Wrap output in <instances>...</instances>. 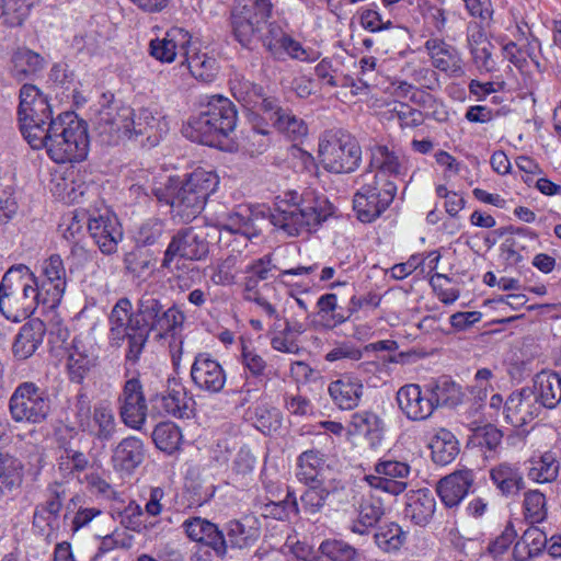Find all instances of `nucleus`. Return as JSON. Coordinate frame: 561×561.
<instances>
[{
    "instance_id": "17",
    "label": "nucleus",
    "mask_w": 561,
    "mask_h": 561,
    "mask_svg": "<svg viewBox=\"0 0 561 561\" xmlns=\"http://www.w3.org/2000/svg\"><path fill=\"white\" fill-rule=\"evenodd\" d=\"M410 466L403 461L391 459L379 460L375 465V471L379 477H368L369 484L376 489L382 490L392 495L403 493L408 486L407 482L402 481L410 474Z\"/></svg>"
},
{
    "instance_id": "37",
    "label": "nucleus",
    "mask_w": 561,
    "mask_h": 561,
    "mask_svg": "<svg viewBox=\"0 0 561 561\" xmlns=\"http://www.w3.org/2000/svg\"><path fill=\"white\" fill-rule=\"evenodd\" d=\"M430 448L433 461L440 466L450 463L459 454L458 440L445 428H440L432 438Z\"/></svg>"
},
{
    "instance_id": "19",
    "label": "nucleus",
    "mask_w": 561,
    "mask_h": 561,
    "mask_svg": "<svg viewBox=\"0 0 561 561\" xmlns=\"http://www.w3.org/2000/svg\"><path fill=\"white\" fill-rule=\"evenodd\" d=\"M328 392L336 408L351 411L359 405L364 394V385L357 376L342 374L329 383Z\"/></svg>"
},
{
    "instance_id": "64",
    "label": "nucleus",
    "mask_w": 561,
    "mask_h": 561,
    "mask_svg": "<svg viewBox=\"0 0 561 561\" xmlns=\"http://www.w3.org/2000/svg\"><path fill=\"white\" fill-rule=\"evenodd\" d=\"M274 268H276V266L272 263V254H266L245 264L241 271L242 273L263 282L272 276V271Z\"/></svg>"
},
{
    "instance_id": "60",
    "label": "nucleus",
    "mask_w": 561,
    "mask_h": 561,
    "mask_svg": "<svg viewBox=\"0 0 561 561\" xmlns=\"http://www.w3.org/2000/svg\"><path fill=\"white\" fill-rule=\"evenodd\" d=\"M99 420L95 438L101 442L111 440L116 433V420L111 407L99 403Z\"/></svg>"
},
{
    "instance_id": "2",
    "label": "nucleus",
    "mask_w": 561,
    "mask_h": 561,
    "mask_svg": "<svg viewBox=\"0 0 561 561\" xmlns=\"http://www.w3.org/2000/svg\"><path fill=\"white\" fill-rule=\"evenodd\" d=\"M334 207L329 199L313 191L301 195L288 192L275 203L271 222L286 234L297 237L316 232L333 215Z\"/></svg>"
},
{
    "instance_id": "61",
    "label": "nucleus",
    "mask_w": 561,
    "mask_h": 561,
    "mask_svg": "<svg viewBox=\"0 0 561 561\" xmlns=\"http://www.w3.org/2000/svg\"><path fill=\"white\" fill-rule=\"evenodd\" d=\"M164 225L159 219H149L144 222L136 237L138 244L142 247L153 245L163 237Z\"/></svg>"
},
{
    "instance_id": "8",
    "label": "nucleus",
    "mask_w": 561,
    "mask_h": 561,
    "mask_svg": "<svg viewBox=\"0 0 561 561\" xmlns=\"http://www.w3.org/2000/svg\"><path fill=\"white\" fill-rule=\"evenodd\" d=\"M319 158L323 168L331 173H351L359 165L362 149L347 131L331 129L320 137Z\"/></svg>"
},
{
    "instance_id": "55",
    "label": "nucleus",
    "mask_w": 561,
    "mask_h": 561,
    "mask_svg": "<svg viewBox=\"0 0 561 561\" xmlns=\"http://www.w3.org/2000/svg\"><path fill=\"white\" fill-rule=\"evenodd\" d=\"M22 463L9 454L0 453V479L7 488L20 484L22 479Z\"/></svg>"
},
{
    "instance_id": "34",
    "label": "nucleus",
    "mask_w": 561,
    "mask_h": 561,
    "mask_svg": "<svg viewBox=\"0 0 561 561\" xmlns=\"http://www.w3.org/2000/svg\"><path fill=\"white\" fill-rule=\"evenodd\" d=\"M528 478L538 483L554 481L560 471V461L552 451L534 455L528 460Z\"/></svg>"
},
{
    "instance_id": "28",
    "label": "nucleus",
    "mask_w": 561,
    "mask_h": 561,
    "mask_svg": "<svg viewBox=\"0 0 561 561\" xmlns=\"http://www.w3.org/2000/svg\"><path fill=\"white\" fill-rule=\"evenodd\" d=\"M436 501L428 489H420L408 494L404 515L419 526L427 525L434 516Z\"/></svg>"
},
{
    "instance_id": "58",
    "label": "nucleus",
    "mask_w": 561,
    "mask_h": 561,
    "mask_svg": "<svg viewBox=\"0 0 561 561\" xmlns=\"http://www.w3.org/2000/svg\"><path fill=\"white\" fill-rule=\"evenodd\" d=\"M363 179L364 183L362 186L374 187L375 190H373V192L379 199L383 198V193H387L390 197V204L393 202L398 188L397 184L385 174H373L370 172H366Z\"/></svg>"
},
{
    "instance_id": "57",
    "label": "nucleus",
    "mask_w": 561,
    "mask_h": 561,
    "mask_svg": "<svg viewBox=\"0 0 561 561\" xmlns=\"http://www.w3.org/2000/svg\"><path fill=\"white\" fill-rule=\"evenodd\" d=\"M95 363L96 355L93 352H80L77 343H72V381L81 382Z\"/></svg>"
},
{
    "instance_id": "20",
    "label": "nucleus",
    "mask_w": 561,
    "mask_h": 561,
    "mask_svg": "<svg viewBox=\"0 0 561 561\" xmlns=\"http://www.w3.org/2000/svg\"><path fill=\"white\" fill-rule=\"evenodd\" d=\"M397 402L403 414L412 421L426 420L435 410L431 394L425 396L416 383L401 387L397 392Z\"/></svg>"
},
{
    "instance_id": "48",
    "label": "nucleus",
    "mask_w": 561,
    "mask_h": 561,
    "mask_svg": "<svg viewBox=\"0 0 561 561\" xmlns=\"http://www.w3.org/2000/svg\"><path fill=\"white\" fill-rule=\"evenodd\" d=\"M70 145L69 139H67V159L65 161H55L57 167L54 169L51 173L50 180V192L53 195L67 204V198L70 196L69 183L67 179L68 173V162H70Z\"/></svg>"
},
{
    "instance_id": "3",
    "label": "nucleus",
    "mask_w": 561,
    "mask_h": 561,
    "mask_svg": "<svg viewBox=\"0 0 561 561\" xmlns=\"http://www.w3.org/2000/svg\"><path fill=\"white\" fill-rule=\"evenodd\" d=\"M218 184L219 179L214 172L197 169L185 180L170 178L167 184L153 187L151 192L160 203L171 206L173 217L187 224L202 213Z\"/></svg>"
},
{
    "instance_id": "31",
    "label": "nucleus",
    "mask_w": 561,
    "mask_h": 561,
    "mask_svg": "<svg viewBox=\"0 0 561 561\" xmlns=\"http://www.w3.org/2000/svg\"><path fill=\"white\" fill-rule=\"evenodd\" d=\"M11 64L12 76L22 81L41 73L46 66V60L41 54L27 47H19L12 54Z\"/></svg>"
},
{
    "instance_id": "38",
    "label": "nucleus",
    "mask_w": 561,
    "mask_h": 561,
    "mask_svg": "<svg viewBox=\"0 0 561 561\" xmlns=\"http://www.w3.org/2000/svg\"><path fill=\"white\" fill-rule=\"evenodd\" d=\"M185 60L192 76L203 82H211L218 73L217 59L202 51L185 50Z\"/></svg>"
},
{
    "instance_id": "62",
    "label": "nucleus",
    "mask_w": 561,
    "mask_h": 561,
    "mask_svg": "<svg viewBox=\"0 0 561 561\" xmlns=\"http://www.w3.org/2000/svg\"><path fill=\"white\" fill-rule=\"evenodd\" d=\"M502 433L492 424H485L473 430L471 442L488 450L495 449L502 440Z\"/></svg>"
},
{
    "instance_id": "10",
    "label": "nucleus",
    "mask_w": 561,
    "mask_h": 561,
    "mask_svg": "<svg viewBox=\"0 0 561 561\" xmlns=\"http://www.w3.org/2000/svg\"><path fill=\"white\" fill-rule=\"evenodd\" d=\"M10 413L15 422L39 423L49 412V399L34 382L18 386L9 402Z\"/></svg>"
},
{
    "instance_id": "13",
    "label": "nucleus",
    "mask_w": 561,
    "mask_h": 561,
    "mask_svg": "<svg viewBox=\"0 0 561 561\" xmlns=\"http://www.w3.org/2000/svg\"><path fill=\"white\" fill-rule=\"evenodd\" d=\"M257 42L262 43L275 59L280 60L285 56L302 61L309 59L301 44L287 34L276 21L266 22L265 30L260 34Z\"/></svg>"
},
{
    "instance_id": "35",
    "label": "nucleus",
    "mask_w": 561,
    "mask_h": 561,
    "mask_svg": "<svg viewBox=\"0 0 561 561\" xmlns=\"http://www.w3.org/2000/svg\"><path fill=\"white\" fill-rule=\"evenodd\" d=\"M385 515L383 502L376 495H368L362 499L358 510V519L353 523L351 530L364 535L367 529L375 527Z\"/></svg>"
},
{
    "instance_id": "43",
    "label": "nucleus",
    "mask_w": 561,
    "mask_h": 561,
    "mask_svg": "<svg viewBox=\"0 0 561 561\" xmlns=\"http://www.w3.org/2000/svg\"><path fill=\"white\" fill-rule=\"evenodd\" d=\"M152 439L157 448L171 455L179 450L183 436L180 427L168 421L161 422L154 427Z\"/></svg>"
},
{
    "instance_id": "49",
    "label": "nucleus",
    "mask_w": 561,
    "mask_h": 561,
    "mask_svg": "<svg viewBox=\"0 0 561 561\" xmlns=\"http://www.w3.org/2000/svg\"><path fill=\"white\" fill-rule=\"evenodd\" d=\"M77 122V126L72 127V145L75 146V153L72 152V162H81L88 158L90 148L89 128L88 123L79 118L72 111V124Z\"/></svg>"
},
{
    "instance_id": "21",
    "label": "nucleus",
    "mask_w": 561,
    "mask_h": 561,
    "mask_svg": "<svg viewBox=\"0 0 561 561\" xmlns=\"http://www.w3.org/2000/svg\"><path fill=\"white\" fill-rule=\"evenodd\" d=\"M191 38V34L186 30L172 27L163 38H156L150 42V55L162 62H172L178 54L185 56Z\"/></svg>"
},
{
    "instance_id": "27",
    "label": "nucleus",
    "mask_w": 561,
    "mask_h": 561,
    "mask_svg": "<svg viewBox=\"0 0 561 561\" xmlns=\"http://www.w3.org/2000/svg\"><path fill=\"white\" fill-rule=\"evenodd\" d=\"M369 186H360L354 195L353 204L357 218L362 222H373L381 216V214L390 206V197L387 193L382 194L383 198H378Z\"/></svg>"
},
{
    "instance_id": "4",
    "label": "nucleus",
    "mask_w": 561,
    "mask_h": 561,
    "mask_svg": "<svg viewBox=\"0 0 561 561\" xmlns=\"http://www.w3.org/2000/svg\"><path fill=\"white\" fill-rule=\"evenodd\" d=\"M72 204L78 205L72 211V224L85 222L100 251L107 255L115 253L123 240V229L116 215L98 198L94 188L84 186L77 194L72 187Z\"/></svg>"
},
{
    "instance_id": "18",
    "label": "nucleus",
    "mask_w": 561,
    "mask_h": 561,
    "mask_svg": "<svg viewBox=\"0 0 561 561\" xmlns=\"http://www.w3.org/2000/svg\"><path fill=\"white\" fill-rule=\"evenodd\" d=\"M473 482L474 473L472 470H457L437 482L436 493L446 507L454 508L468 495Z\"/></svg>"
},
{
    "instance_id": "11",
    "label": "nucleus",
    "mask_w": 561,
    "mask_h": 561,
    "mask_svg": "<svg viewBox=\"0 0 561 561\" xmlns=\"http://www.w3.org/2000/svg\"><path fill=\"white\" fill-rule=\"evenodd\" d=\"M209 253V242L203 229L188 227L180 229L171 239L161 266L171 268L173 260L179 256L190 261H202Z\"/></svg>"
},
{
    "instance_id": "30",
    "label": "nucleus",
    "mask_w": 561,
    "mask_h": 561,
    "mask_svg": "<svg viewBox=\"0 0 561 561\" xmlns=\"http://www.w3.org/2000/svg\"><path fill=\"white\" fill-rule=\"evenodd\" d=\"M490 478L502 495L513 497L525 486L523 473L517 466L502 462L490 470Z\"/></svg>"
},
{
    "instance_id": "1",
    "label": "nucleus",
    "mask_w": 561,
    "mask_h": 561,
    "mask_svg": "<svg viewBox=\"0 0 561 561\" xmlns=\"http://www.w3.org/2000/svg\"><path fill=\"white\" fill-rule=\"evenodd\" d=\"M19 99L18 118L24 139L33 149L45 147L54 161H65L69 139L65 118L70 116V111L53 118L47 96L31 83L21 87Z\"/></svg>"
},
{
    "instance_id": "26",
    "label": "nucleus",
    "mask_w": 561,
    "mask_h": 561,
    "mask_svg": "<svg viewBox=\"0 0 561 561\" xmlns=\"http://www.w3.org/2000/svg\"><path fill=\"white\" fill-rule=\"evenodd\" d=\"M373 174L400 176L405 174L404 157L383 145L370 148L369 170Z\"/></svg>"
},
{
    "instance_id": "22",
    "label": "nucleus",
    "mask_w": 561,
    "mask_h": 561,
    "mask_svg": "<svg viewBox=\"0 0 561 561\" xmlns=\"http://www.w3.org/2000/svg\"><path fill=\"white\" fill-rule=\"evenodd\" d=\"M45 333L46 325L41 319L33 318L25 322L20 328L12 345L14 357L24 360L34 355L42 345Z\"/></svg>"
},
{
    "instance_id": "51",
    "label": "nucleus",
    "mask_w": 561,
    "mask_h": 561,
    "mask_svg": "<svg viewBox=\"0 0 561 561\" xmlns=\"http://www.w3.org/2000/svg\"><path fill=\"white\" fill-rule=\"evenodd\" d=\"M381 302V296L377 293L369 291L365 295L357 296L354 295L351 297L348 307H347V314H341V313H333L332 319L335 324L345 322L352 314L355 312H358L363 309H376L380 306Z\"/></svg>"
},
{
    "instance_id": "53",
    "label": "nucleus",
    "mask_w": 561,
    "mask_h": 561,
    "mask_svg": "<svg viewBox=\"0 0 561 561\" xmlns=\"http://www.w3.org/2000/svg\"><path fill=\"white\" fill-rule=\"evenodd\" d=\"M118 515L121 524L127 529L141 533L148 528L147 520L145 519L146 513L135 501H130ZM149 526L152 527L153 524L149 523Z\"/></svg>"
},
{
    "instance_id": "42",
    "label": "nucleus",
    "mask_w": 561,
    "mask_h": 561,
    "mask_svg": "<svg viewBox=\"0 0 561 561\" xmlns=\"http://www.w3.org/2000/svg\"><path fill=\"white\" fill-rule=\"evenodd\" d=\"M160 119L148 108H141L133 116L129 137L146 136L150 145H157L159 141L158 128Z\"/></svg>"
},
{
    "instance_id": "36",
    "label": "nucleus",
    "mask_w": 561,
    "mask_h": 561,
    "mask_svg": "<svg viewBox=\"0 0 561 561\" xmlns=\"http://www.w3.org/2000/svg\"><path fill=\"white\" fill-rule=\"evenodd\" d=\"M99 124H104L102 133L110 135H124L130 134V125H133L134 111L130 107H121L114 112L113 108L107 107L99 112Z\"/></svg>"
},
{
    "instance_id": "9",
    "label": "nucleus",
    "mask_w": 561,
    "mask_h": 561,
    "mask_svg": "<svg viewBox=\"0 0 561 561\" xmlns=\"http://www.w3.org/2000/svg\"><path fill=\"white\" fill-rule=\"evenodd\" d=\"M249 2L231 10L229 25L233 38L242 47L251 49L272 16L273 3L271 0H249Z\"/></svg>"
},
{
    "instance_id": "14",
    "label": "nucleus",
    "mask_w": 561,
    "mask_h": 561,
    "mask_svg": "<svg viewBox=\"0 0 561 561\" xmlns=\"http://www.w3.org/2000/svg\"><path fill=\"white\" fill-rule=\"evenodd\" d=\"M540 403L536 400L529 387L513 391L504 403V420L512 426L523 427L541 413Z\"/></svg>"
},
{
    "instance_id": "46",
    "label": "nucleus",
    "mask_w": 561,
    "mask_h": 561,
    "mask_svg": "<svg viewBox=\"0 0 561 561\" xmlns=\"http://www.w3.org/2000/svg\"><path fill=\"white\" fill-rule=\"evenodd\" d=\"M39 0H1L3 23L8 26H20Z\"/></svg>"
},
{
    "instance_id": "56",
    "label": "nucleus",
    "mask_w": 561,
    "mask_h": 561,
    "mask_svg": "<svg viewBox=\"0 0 561 561\" xmlns=\"http://www.w3.org/2000/svg\"><path fill=\"white\" fill-rule=\"evenodd\" d=\"M351 427L355 434L369 435L382 428V421L374 412L360 411L352 415Z\"/></svg>"
},
{
    "instance_id": "33",
    "label": "nucleus",
    "mask_w": 561,
    "mask_h": 561,
    "mask_svg": "<svg viewBox=\"0 0 561 561\" xmlns=\"http://www.w3.org/2000/svg\"><path fill=\"white\" fill-rule=\"evenodd\" d=\"M92 398L87 391L81 389L76 397L75 404V425L77 430L89 434L95 438L98 420H99V404L92 409Z\"/></svg>"
},
{
    "instance_id": "29",
    "label": "nucleus",
    "mask_w": 561,
    "mask_h": 561,
    "mask_svg": "<svg viewBox=\"0 0 561 561\" xmlns=\"http://www.w3.org/2000/svg\"><path fill=\"white\" fill-rule=\"evenodd\" d=\"M68 340L69 330L65 320L59 312L54 311L50 319L49 353L56 363L64 362L66 370L70 373V342Z\"/></svg>"
},
{
    "instance_id": "45",
    "label": "nucleus",
    "mask_w": 561,
    "mask_h": 561,
    "mask_svg": "<svg viewBox=\"0 0 561 561\" xmlns=\"http://www.w3.org/2000/svg\"><path fill=\"white\" fill-rule=\"evenodd\" d=\"M376 545L386 552L398 551L407 540V533L397 523L380 526L375 536Z\"/></svg>"
},
{
    "instance_id": "12",
    "label": "nucleus",
    "mask_w": 561,
    "mask_h": 561,
    "mask_svg": "<svg viewBox=\"0 0 561 561\" xmlns=\"http://www.w3.org/2000/svg\"><path fill=\"white\" fill-rule=\"evenodd\" d=\"M122 422L129 428L140 431L147 421L148 405L139 379H128L118 399Z\"/></svg>"
},
{
    "instance_id": "32",
    "label": "nucleus",
    "mask_w": 561,
    "mask_h": 561,
    "mask_svg": "<svg viewBox=\"0 0 561 561\" xmlns=\"http://www.w3.org/2000/svg\"><path fill=\"white\" fill-rule=\"evenodd\" d=\"M225 530L230 546L239 549L253 546L261 535L259 523L253 517L230 520L227 523Z\"/></svg>"
},
{
    "instance_id": "24",
    "label": "nucleus",
    "mask_w": 561,
    "mask_h": 561,
    "mask_svg": "<svg viewBox=\"0 0 561 561\" xmlns=\"http://www.w3.org/2000/svg\"><path fill=\"white\" fill-rule=\"evenodd\" d=\"M151 402L153 409L163 415L188 419L193 412V399L187 396L183 387L158 393L151 399Z\"/></svg>"
},
{
    "instance_id": "23",
    "label": "nucleus",
    "mask_w": 561,
    "mask_h": 561,
    "mask_svg": "<svg viewBox=\"0 0 561 561\" xmlns=\"http://www.w3.org/2000/svg\"><path fill=\"white\" fill-rule=\"evenodd\" d=\"M541 409L552 410L561 403V376L552 370H541L529 387Z\"/></svg>"
},
{
    "instance_id": "59",
    "label": "nucleus",
    "mask_w": 561,
    "mask_h": 561,
    "mask_svg": "<svg viewBox=\"0 0 561 561\" xmlns=\"http://www.w3.org/2000/svg\"><path fill=\"white\" fill-rule=\"evenodd\" d=\"M524 508L526 518L531 523H539L546 517V497L539 491L525 493Z\"/></svg>"
},
{
    "instance_id": "63",
    "label": "nucleus",
    "mask_w": 561,
    "mask_h": 561,
    "mask_svg": "<svg viewBox=\"0 0 561 561\" xmlns=\"http://www.w3.org/2000/svg\"><path fill=\"white\" fill-rule=\"evenodd\" d=\"M94 251L85 250L76 243L72 245V273H93L95 271Z\"/></svg>"
},
{
    "instance_id": "25",
    "label": "nucleus",
    "mask_w": 561,
    "mask_h": 561,
    "mask_svg": "<svg viewBox=\"0 0 561 561\" xmlns=\"http://www.w3.org/2000/svg\"><path fill=\"white\" fill-rule=\"evenodd\" d=\"M425 48L432 58L433 66L453 77L463 75L461 57L451 45L438 38H431L425 43Z\"/></svg>"
},
{
    "instance_id": "52",
    "label": "nucleus",
    "mask_w": 561,
    "mask_h": 561,
    "mask_svg": "<svg viewBox=\"0 0 561 561\" xmlns=\"http://www.w3.org/2000/svg\"><path fill=\"white\" fill-rule=\"evenodd\" d=\"M273 126L293 140L300 139L308 134V127L304 119L297 117L287 108L277 117V121Z\"/></svg>"
},
{
    "instance_id": "44",
    "label": "nucleus",
    "mask_w": 561,
    "mask_h": 561,
    "mask_svg": "<svg viewBox=\"0 0 561 561\" xmlns=\"http://www.w3.org/2000/svg\"><path fill=\"white\" fill-rule=\"evenodd\" d=\"M428 391L435 408L438 405L456 407L462 400L460 386L447 377H440Z\"/></svg>"
},
{
    "instance_id": "7",
    "label": "nucleus",
    "mask_w": 561,
    "mask_h": 561,
    "mask_svg": "<svg viewBox=\"0 0 561 561\" xmlns=\"http://www.w3.org/2000/svg\"><path fill=\"white\" fill-rule=\"evenodd\" d=\"M185 321L184 312L176 306H165L154 291H145L137 301L136 310L129 314L128 328L153 334L161 341L174 336L182 330Z\"/></svg>"
},
{
    "instance_id": "5",
    "label": "nucleus",
    "mask_w": 561,
    "mask_h": 561,
    "mask_svg": "<svg viewBox=\"0 0 561 561\" xmlns=\"http://www.w3.org/2000/svg\"><path fill=\"white\" fill-rule=\"evenodd\" d=\"M43 301L38 283L24 264L11 266L0 282V313L11 322L30 318Z\"/></svg>"
},
{
    "instance_id": "41",
    "label": "nucleus",
    "mask_w": 561,
    "mask_h": 561,
    "mask_svg": "<svg viewBox=\"0 0 561 561\" xmlns=\"http://www.w3.org/2000/svg\"><path fill=\"white\" fill-rule=\"evenodd\" d=\"M142 457L141 440L136 437H127L115 448L113 459L122 469L131 470L142 461Z\"/></svg>"
},
{
    "instance_id": "47",
    "label": "nucleus",
    "mask_w": 561,
    "mask_h": 561,
    "mask_svg": "<svg viewBox=\"0 0 561 561\" xmlns=\"http://www.w3.org/2000/svg\"><path fill=\"white\" fill-rule=\"evenodd\" d=\"M320 551L331 561H360L362 553L343 540L329 539L320 545Z\"/></svg>"
},
{
    "instance_id": "50",
    "label": "nucleus",
    "mask_w": 561,
    "mask_h": 561,
    "mask_svg": "<svg viewBox=\"0 0 561 561\" xmlns=\"http://www.w3.org/2000/svg\"><path fill=\"white\" fill-rule=\"evenodd\" d=\"M241 262V253H231L227 257L220 260L214 273L210 276V280L215 285L229 286L236 283L234 271L238 264Z\"/></svg>"
},
{
    "instance_id": "39",
    "label": "nucleus",
    "mask_w": 561,
    "mask_h": 561,
    "mask_svg": "<svg viewBox=\"0 0 561 561\" xmlns=\"http://www.w3.org/2000/svg\"><path fill=\"white\" fill-rule=\"evenodd\" d=\"M230 90L236 100L245 107L256 108L257 102L264 96V88L244 76L236 73L229 81Z\"/></svg>"
},
{
    "instance_id": "16",
    "label": "nucleus",
    "mask_w": 561,
    "mask_h": 561,
    "mask_svg": "<svg viewBox=\"0 0 561 561\" xmlns=\"http://www.w3.org/2000/svg\"><path fill=\"white\" fill-rule=\"evenodd\" d=\"M194 385L206 392L218 393L226 383L227 376L221 364L208 353H198L191 367Z\"/></svg>"
},
{
    "instance_id": "15",
    "label": "nucleus",
    "mask_w": 561,
    "mask_h": 561,
    "mask_svg": "<svg viewBox=\"0 0 561 561\" xmlns=\"http://www.w3.org/2000/svg\"><path fill=\"white\" fill-rule=\"evenodd\" d=\"M43 274L45 279L38 285L43 304L55 310L60 305L67 287L66 267L59 254H51L44 261Z\"/></svg>"
},
{
    "instance_id": "6",
    "label": "nucleus",
    "mask_w": 561,
    "mask_h": 561,
    "mask_svg": "<svg viewBox=\"0 0 561 561\" xmlns=\"http://www.w3.org/2000/svg\"><path fill=\"white\" fill-rule=\"evenodd\" d=\"M237 122L234 104L228 98L213 95L205 110L188 119L183 134L192 141L216 147L236 129Z\"/></svg>"
},
{
    "instance_id": "40",
    "label": "nucleus",
    "mask_w": 561,
    "mask_h": 561,
    "mask_svg": "<svg viewBox=\"0 0 561 561\" xmlns=\"http://www.w3.org/2000/svg\"><path fill=\"white\" fill-rule=\"evenodd\" d=\"M297 478L305 484L322 483L324 455L319 450H306L298 457Z\"/></svg>"
},
{
    "instance_id": "54",
    "label": "nucleus",
    "mask_w": 561,
    "mask_h": 561,
    "mask_svg": "<svg viewBox=\"0 0 561 561\" xmlns=\"http://www.w3.org/2000/svg\"><path fill=\"white\" fill-rule=\"evenodd\" d=\"M309 488L300 496L304 510L307 513L316 514L324 505L330 491L322 483L308 484Z\"/></svg>"
}]
</instances>
